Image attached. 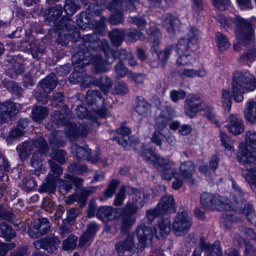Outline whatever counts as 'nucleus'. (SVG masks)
<instances>
[{"label": "nucleus", "instance_id": "nucleus-55", "mask_svg": "<svg viewBox=\"0 0 256 256\" xmlns=\"http://www.w3.org/2000/svg\"><path fill=\"white\" fill-rule=\"evenodd\" d=\"M217 45L220 50H224L230 46V42L227 38L220 32H217L216 34Z\"/></svg>", "mask_w": 256, "mask_h": 256}, {"label": "nucleus", "instance_id": "nucleus-23", "mask_svg": "<svg viewBox=\"0 0 256 256\" xmlns=\"http://www.w3.org/2000/svg\"><path fill=\"white\" fill-rule=\"evenodd\" d=\"M138 0H112L108 4L110 10H133L135 9L134 2Z\"/></svg>", "mask_w": 256, "mask_h": 256}, {"label": "nucleus", "instance_id": "nucleus-7", "mask_svg": "<svg viewBox=\"0 0 256 256\" xmlns=\"http://www.w3.org/2000/svg\"><path fill=\"white\" fill-rule=\"evenodd\" d=\"M200 203L202 206L206 210L224 211L230 208L228 200L208 192H203L201 194Z\"/></svg>", "mask_w": 256, "mask_h": 256}, {"label": "nucleus", "instance_id": "nucleus-33", "mask_svg": "<svg viewBox=\"0 0 256 256\" xmlns=\"http://www.w3.org/2000/svg\"><path fill=\"white\" fill-rule=\"evenodd\" d=\"M62 13V8L60 6L56 5L55 6L49 8L46 14V19L56 25L58 29V26L59 24L60 20L58 22V19L61 16Z\"/></svg>", "mask_w": 256, "mask_h": 256}, {"label": "nucleus", "instance_id": "nucleus-4", "mask_svg": "<svg viewBox=\"0 0 256 256\" xmlns=\"http://www.w3.org/2000/svg\"><path fill=\"white\" fill-rule=\"evenodd\" d=\"M217 20L226 29L232 26L233 24L236 28V34L244 44L246 46L253 40V30L251 23L240 16H235L227 20L224 16L220 15L218 16Z\"/></svg>", "mask_w": 256, "mask_h": 256}, {"label": "nucleus", "instance_id": "nucleus-47", "mask_svg": "<svg viewBox=\"0 0 256 256\" xmlns=\"http://www.w3.org/2000/svg\"><path fill=\"white\" fill-rule=\"evenodd\" d=\"M124 36L130 42H134L138 40H142L144 35L140 31L136 29L124 30Z\"/></svg>", "mask_w": 256, "mask_h": 256}, {"label": "nucleus", "instance_id": "nucleus-44", "mask_svg": "<svg viewBox=\"0 0 256 256\" xmlns=\"http://www.w3.org/2000/svg\"><path fill=\"white\" fill-rule=\"evenodd\" d=\"M136 102L135 110L140 115L146 114L150 109V104L142 96H138Z\"/></svg>", "mask_w": 256, "mask_h": 256}, {"label": "nucleus", "instance_id": "nucleus-26", "mask_svg": "<svg viewBox=\"0 0 256 256\" xmlns=\"http://www.w3.org/2000/svg\"><path fill=\"white\" fill-rule=\"evenodd\" d=\"M29 124L30 121L28 118L20 119L18 122L16 127L9 132V138H16L22 136L26 132Z\"/></svg>", "mask_w": 256, "mask_h": 256}, {"label": "nucleus", "instance_id": "nucleus-59", "mask_svg": "<svg viewBox=\"0 0 256 256\" xmlns=\"http://www.w3.org/2000/svg\"><path fill=\"white\" fill-rule=\"evenodd\" d=\"M174 48V46L172 45L166 47L163 50L156 52L158 60L163 63L164 65L169 58Z\"/></svg>", "mask_w": 256, "mask_h": 256}, {"label": "nucleus", "instance_id": "nucleus-37", "mask_svg": "<svg viewBox=\"0 0 256 256\" xmlns=\"http://www.w3.org/2000/svg\"><path fill=\"white\" fill-rule=\"evenodd\" d=\"M2 82L4 87L6 88L16 98H20L22 96L24 90L15 81L4 79L2 81Z\"/></svg>", "mask_w": 256, "mask_h": 256}, {"label": "nucleus", "instance_id": "nucleus-28", "mask_svg": "<svg viewBox=\"0 0 256 256\" xmlns=\"http://www.w3.org/2000/svg\"><path fill=\"white\" fill-rule=\"evenodd\" d=\"M244 115L247 123L254 124L256 122V102L253 100L248 102L244 108Z\"/></svg>", "mask_w": 256, "mask_h": 256}, {"label": "nucleus", "instance_id": "nucleus-64", "mask_svg": "<svg viewBox=\"0 0 256 256\" xmlns=\"http://www.w3.org/2000/svg\"><path fill=\"white\" fill-rule=\"evenodd\" d=\"M120 184V182L116 180H112L104 192V195L106 198H111L115 193L117 187Z\"/></svg>", "mask_w": 256, "mask_h": 256}, {"label": "nucleus", "instance_id": "nucleus-16", "mask_svg": "<svg viewBox=\"0 0 256 256\" xmlns=\"http://www.w3.org/2000/svg\"><path fill=\"white\" fill-rule=\"evenodd\" d=\"M244 144H240L236 156L238 162L244 166L254 164L256 161V156Z\"/></svg>", "mask_w": 256, "mask_h": 256}, {"label": "nucleus", "instance_id": "nucleus-13", "mask_svg": "<svg viewBox=\"0 0 256 256\" xmlns=\"http://www.w3.org/2000/svg\"><path fill=\"white\" fill-rule=\"evenodd\" d=\"M74 22L70 17L63 16L58 26V30H66V34L68 40L76 42L80 38V33L73 25Z\"/></svg>", "mask_w": 256, "mask_h": 256}, {"label": "nucleus", "instance_id": "nucleus-3", "mask_svg": "<svg viewBox=\"0 0 256 256\" xmlns=\"http://www.w3.org/2000/svg\"><path fill=\"white\" fill-rule=\"evenodd\" d=\"M232 85L234 100L240 102L244 100V93L252 92L256 89V78L248 70H235L232 74Z\"/></svg>", "mask_w": 256, "mask_h": 256}, {"label": "nucleus", "instance_id": "nucleus-12", "mask_svg": "<svg viewBox=\"0 0 256 256\" xmlns=\"http://www.w3.org/2000/svg\"><path fill=\"white\" fill-rule=\"evenodd\" d=\"M116 132L119 136L114 138L113 139L125 149L129 150L131 146H134L137 144H140L138 140H132L130 137L131 130L128 127L122 125L119 128L116 130Z\"/></svg>", "mask_w": 256, "mask_h": 256}, {"label": "nucleus", "instance_id": "nucleus-39", "mask_svg": "<svg viewBox=\"0 0 256 256\" xmlns=\"http://www.w3.org/2000/svg\"><path fill=\"white\" fill-rule=\"evenodd\" d=\"M48 109L47 107L35 106L32 110V117L34 120L40 122L48 114Z\"/></svg>", "mask_w": 256, "mask_h": 256}, {"label": "nucleus", "instance_id": "nucleus-34", "mask_svg": "<svg viewBox=\"0 0 256 256\" xmlns=\"http://www.w3.org/2000/svg\"><path fill=\"white\" fill-rule=\"evenodd\" d=\"M32 150H34L32 143L30 140L26 141L16 147L19 158L22 162L28 158Z\"/></svg>", "mask_w": 256, "mask_h": 256}, {"label": "nucleus", "instance_id": "nucleus-60", "mask_svg": "<svg viewBox=\"0 0 256 256\" xmlns=\"http://www.w3.org/2000/svg\"><path fill=\"white\" fill-rule=\"evenodd\" d=\"M48 162L52 172V174L54 175L56 179L59 180L60 176L63 173V168L53 160H49Z\"/></svg>", "mask_w": 256, "mask_h": 256}, {"label": "nucleus", "instance_id": "nucleus-17", "mask_svg": "<svg viewBox=\"0 0 256 256\" xmlns=\"http://www.w3.org/2000/svg\"><path fill=\"white\" fill-rule=\"evenodd\" d=\"M229 132L234 135H238L242 133L244 130L243 120L236 115L232 114L230 116L228 124L225 125Z\"/></svg>", "mask_w": 256, "mask_h": 256}, {"label": "nucleus", "instance_id": "nucleus-11", "mask_svg": "<svg viewBox=\"0 0 256 256\" xmlns=\"http://www.w3.org/2000/svg\"><path fill=\"white\" fill-rule=\"evenodd\" d=\"M204 104L200 97L196 94H189L185 100L184 110L185 114L190 118L196 116V113L202 110Z\"/></svg>", "mask_w": 256, "mask_h": 256}, {"label": "nucleus", "instance_id": "nucleus-21", "mask_svg": "<svg viewBox=\"0 0 256 256\" xmlns=\"http://www.w3.org/2000/svg\"><path fill=\"white\" fill-rule=\"evenodd\" d=\"M242 176L256 193V166L254 164L244 166L242 168Z\"/></svg>", "mask_w": 256, "mask_h": 256}, {"label": "nucleus", "instance_id": "nucleus-9", "mask_svg": "<svg viewBox=\"0 0 256 256\" xmlns=\"http://www.w3.org/2000/svg\"><path fill=\"white\" fill-rule=\"evenodd\" d=\"M192 226L190 217L188 212L182 210L177 213L172 224V230L177 236L188 232Z\"/></svg>", "mask_w": 256, "mask_h": 256}, {"label": "nucleus", "instance_id": "nucleus-32", "mask_svg": "<svg viewBox=\"0 0 256 256\" xmlns=\"http://www.w3.org/2000/svg\"><path fill=\"white\" fill-rule=\"evenodd\" d=\"M234 210L238 213L246 215L248 220L250 222H256V215L253 206L248 201L244 203L242 207L237 208Z\"/></svg>", "mask_w": 256, "mask_h": 256}, {"label": "nucleus", "instance_id": "nucleus-10", "mask_svg": "<svg viewBox=\"0 0 256 256\" xmlns=\"http://www.w3.org/2000/svg\"><path fill=\"white\" fill-rule=\"evenodd\" d=\"M50 228L49 220L42 218L34 220L28 230L29 236L32 238H36L47 234Z\"/></svg>", "mask_w": 256, "mask_h": 256}, {"label": "nucleus", "instance_id": "nucleus-53", "mask_svg": "<svg viewBox=\"0 0 256 256\" xmlns=\"http://www.w3.org/2000/svg\"><path fill=\"white\" fill-rule=\"evenodd\" d=\"M172 165H170L161 170V176L162 179L167 180H170L172 178L178 176V172L176 169L172 167Z\"/></svg>", "mask_w": 256, "mask_h": 256}, {"label": "nucleus", "instance_id": "nucleus-31", "mask_svg": "<svg viewBox=\"0 0 256 256\" xmlns=\"http://www.w3.org/2000/svg\"><path fill=\"white\" fill-rule=\"evenodd\" d=\"M58 78L55 74L52 72L40 82L41 88L46 92H50L58 84Z\"/></svg>", "mask_w": 256, "mask_h": 256}, {"label": "nucleus", "instance_id": "nucleus-52", "mask_svg": "<svg viewBox=\"0 0 256 256\" xmlns=\"http://www.w3.org/2000/svg\"><path fill=\"white\" fill-rule=\"evenodd\" d=\"M24 71V66L20 62L17 61L12 65V68L8 70L6 74L12 78H16L18 74H21Z\"/></svg>", "mask_w": 256, "mask_h": 256}, {"label": "nucleus", "instance_id": "nucleus-56", "mask_svg": "<svg viewBox=\"0 0 256 256\" xmlns=\"http://www.w3.org/2000/svg\"><path fill=\"white\" fill-rule=\"evenodd\" d=\"M222 102L225 110L230 112L232 104V100L229 90L225 89L222 90Z\"/></svg>", "mask_w": 256, "mask_h": 256}, {"label": "nucleus", "instance_id": "nucleus-2", "mask_svg": "<svg viewBox=\"0 0 256 256\" xmlns=\"http://www.w3.org/2000/svg\"><path fill=\"white\" fill-rule=\"evenodd\" d=\"M137 238L138 243L136 244L135 236L133 233H129L126 236L116 244V250L119 256H132L136 252L140 254L144 250L147 240L152 238V228L145 224H141L137 228Z\"/></svg>", "mask_w": 256, "mask_h": 256}, {"label": "nucleus", "instance_id": "nucleus-22", "mask_svg": "<svg viewBox=\"0 0 256 256\" xmlns=\"http://www.w3.org/2000/svg\"><path fill=\"white\" fill-rule=\"evenodd\" d=\"M62 111H64V112L55 110L51 114L52 120L58 126L66 124L70 118V113L66 105L63 106Z\"/></svg>", "mask_w": 256, "mask_h": 256}, {"label": "nucleus", "instance_id": "nucleus-29", "mask_svg": "<svg viewBox=\"0 0 256 256\" xmlns=\"http://www.w3.org/2000/svg\"><path fill=\"white\" fill-rule=\"evenodd\" d=\"M30 142L32 143L34 149L37 148L34 152H38V154L42 156L47 155L50 148L46 140L44 138L39 136L30 140Z\"/></svg>", "mask_w": 256, "mask_h": 256}, {"label": "nucleus", "instance_id": "nucleus-43", "mask_svg": "<svg viewBox=\"0 0 256 256\" xmlns=\"http://www.w3.org/2000/svg\"><path fill=\"white\" fill-rule=\"evenodd\" d=\"M60 243L59 240L54 236H46L45 237V242H44V250H47L48 252H54Z\"/></svg>", "mask_w": 256, "mask_h": 256}, {"label": "nucleus", "instance_id": "nucleus-57", "mask_svg": "<svg viewBox=\"0 0 256 256\" xmlns=\"http://www.w3.org/2000/svg\"><path fill=\"white\" fill-rule=\"evenodd\" d=\"M220 137L221 145L224 147L226 150H230V152H233L234 148L232 138L222 132H220Z\"/></svg>", "mask_w": 256, "mask_h": 256}, {"label": "nucleus", "instance_id": "nucleus-50", "mask_svg": "<svg viewBox=\"0 0 256 256\" xmlns=\"http://www.w3.org/2000/svg\"><path fill=\"white\" fill-rule=\"evenodd\" d=\"M52 160L56 161L60 164H64L66 162L67 156L66 152L62 149L52 150L51 154Z\"/></svg>", "mask_w": 256, "mask_h": 256}, {"label": "nucleus", "instance_id": "nucleus-6", "mask_svg": "<svg viewBox=\"0 0 256 256\" xmlns=\"http://www.w3.org/2000/svg\"><path fill=\"white\" fill-rule=\"evenodd\" d=\"M200 34V32L196 28H192L184 37L178 40L176 46L177 54L194 52L198 48L197 42Z\"/></svg>", "mask_w": 256, "mask_h": 256}, {"label": "nucleus", "instance_id": "nucleus-41", "mask_svg": "<svg viewBox=\"0 0 256 256\" xmlns=\"http://www.w3.org/2000/svg\"><path fill=\"white\" fill-rule=\"evenodd\" d=\"M112 86V80L107 76H100L97 79L96 86L100 87L105 95H108L109 93Z\"/></svg>", "mask_w": 256, "mask_h": 256}, {"label": "nucleus", "instance_id": "nucleus-35", "mask_svg": "<svg viewBox=\"0 0 256 256\" xmlns=\"http://www.w3.org/2000/svg\"><path fill=\"white\" fill-rule=\"evenodd\" d=\"M108 36L112 44L114 46H119L125 38L124 30L114 28L108 32Z\"/></svg>", "mask_w": 256, "mask_h": 256}, {"label": "nucleus", "instance_id": "nucleus-19", "mask_svg": "<svg viewBox=\"0 0 256 256\" xmlns=\"http://www.w3.org/2000/svg\"><path fill=\"white\" fill-rule=\"evenodd\" d=\"M94 191L92 188H84L81 190L80 194H74L69 196L66 200V204H71L74 202H78L80 204V207H83L87 200L88 197Z\"/></svg>", "mask_w": 256, "mask_h": 256}, {"label": "nucleus", "instance_id": "nucleus-63", "mask_svg": "<svg viewBox=\"0 0 256 256\" xmlns=\"http://www.w3.org/2000/svg\"><path fill=\"white\" fill-rule=\"evenodd\" d=\"M126 187L122 186L118 194L116 195L114 204L116 206H121L123 204L124 200L126 198Z\"/></svg>", "mask_w": 256, "mask_h": 256}, {"label": "nucleus", "instance_id": "nucleus-25", "mask_svg": "<svg viewBox=\"0 0 256 256\" xmlns=\"http://www.w3.org/2000/svg\"><path fill=\"white\" fill-rule=\"evenodd\" d=\"M86 101L89 106H98L103 105L104 99L100 92L98 90H89L87 91L86 96Z\"/></svg>", "mask_w": 256, "mask_h": 256}, {"label": "nucleus", "instance_id": "nucleus-49", "mask_svg": "<svg viewBox=\"0 0 256 256\" xmlns=\"http://www.w3.org/2000/svg\"><path fill=\"white\" fill-rule=\"evenodd\" d=\"M58 182V180L56 179L54 175L48 174L47 177L46 182L42 186L44 192L52 193L56 190V184Z\"/></svg>", "mask_w": 256, "mask_h": 256}, {"label": "nucleus", "instance_id": "nucleus-36", "mask_svg": "<svg viewBox=\"0 0 256 256\" xmlns=\"http://www.w3.org/2000/svg\"><path fill=\"white\" fill-rule=\"evenodd\" d=\"M130 189L132 192V202L141 208L143 207L148 198V195L142 190H138L132 188H131Z\"/></svg>", "mask_w": 256, "mask_h": 256}, {"label": "nucleus", "instance_id": "nucleus-1", "mask_svg": "<svg viewBox=\"0 0 256 256\" xmlns=\"http://www.w3.org/2000/svg\"><path fill=\"white\" fill-rule=\"evenodd\" d=\"M102 42L107 43V40L102 41L98 38V34L94 32L84 36L82 44L76 46V53L72 58L74 69L69 77L70 83L76 84L82 80L84 68L90 64L92 58V52L100 49Z\"/></svg>", "mask_w": 256, "mask_h": 256}, {"label": "nucleus", "instance_id": "nucleus-27", "mask_svg": "<svg viewBox=\"0 0 256 256\" xmlns=\"http://www.w3.org/2000/svg\"><path fill=\"white\" fill-rule=\"evenodd\" d=\"M171 230V222L169 218L162 219L154 228L156 236L158 239L160 237L167 236Z\"/></svg>", "mask_w": 256, "mask_h": 256}, {"label": "nucleus", "instance_id": "nucleus-61", "mask_svg": "<svg viewBox=\"0 0 256 256\" xmlns=\"http://www.w3.org/2000/svg\"><path fill=\"white\" fill-rule=\"evenodd\" d=\"M68 169L69 172L78 174H82L86 172V166L85 164L76 162L70 164Z\"/></svg>", "mask_w": 256, "mask_h": 256}, {"label": "nucleus", "instance_id": "nucleus-58", "mask_svg": "<svg viewBox=\"0 0 256 256\" xmlns=\"http://www.w3.org/2000/svg\"><path fill=\"white\" fill-rule=\"evenodd\" d=\"M36 185L34 178L33 177L28 176L24 178L21 187L24 190L29 192L33 190Z\"/></svg>", "mask_w": 256, "mask_h": 256}, {"label": "nucleus", "instance_id": "nucleus-15", "mask_svg": "<svg viewBox=\"0 0 256 256\" xmlns=\"http://www.w3.org/2000/svg\"><path fill=\"white\" fill-rule=\"evenodd\" d=\"M20 106L12 102H6L0 106V119L2 123L8 122L19 110Z\"/></svg>", "mask_w": 256, "mask_h": 256}, {"label": "nucleus", "instance_id": "nucleus-14", "mask_svg": "<svg viewBox=\"0 0 256 256\" xmlns=\"http://www.w3.org/2000/svg\"><path fill=\"white\" fill-rule=\"evenodd\" d=\"M72 150V154L80 160L90 161L92 163L97 162L100 160V154L98 153L94 156H91V150L87 146H81L77 144H74Z\"/></svg>", "mask_w": 256, "mask_h": 256}, {"label": "nucleus", "instance_id": "nucleus-18", "mask_svg": "<svg viewBox=\"0 0 256 256\" xmlns=\"http://www.w3.org/2000/svg\"><path fill=\"white\" fill-rule=\"evenodd\" d=\"M180 172L181 176L190 185L195 184V180L193 174L195 172L194 166L191 160L185 161L180 166Z\"/></svg>", "mask_w": 256, "mask_h": 256}, {"label": "nucleus", "instance_id": "nucleus-42", "mask_svg": "<svg viewBox=\"0 0 256 256\" xmlns=\"http://www.w3.org/2000/svg\"><path fill=\"white\" fill-rule=\"evenodd\" d=\"M121 221L122 226L120 230L122 233L126 234H129L128 231L130 228L135 222V220L133 216H131L130 215L126 214L124 213H122Z\"/></svg>", "mask_w": 256, "mask_h": 256}, {"label": "nucleus", "instance_id": "nucleus-46", "mask_svg": "<svg viewBox=\"0 0 256 256\" xmlns=\"http://www.w3.org/2000/svg\"><path fill=\"white\" fill-rule=\"evenodd\" d=\"M78 0H66L64 10L68 16L73 15L80 8Z\"/></svg>", "mask_w": 256, "mask_h": 256}, {"label": "nucleus", "instance_id": "nucleus-24", "mask_svg": "<svg viewBox=\"0 0 256 256\" xmlns=\"http://www.w3.org/2000/svg\"><path fill=\"white\" fill-rule=\"evenodd\" d=\"M232 182L233 188L232 195L236 209L242 207V204L247 201L246 198V194L242 192L234 180H232Z\"/></svg>", "mask_w": 256, "mask_h": 256}, {"label": "nucleus", "instance_id": "nucleus-38", "mask_svg": "<svg viewBox=\"0 0 256 256\" xmlns=\"http://www.w3.org/2000/svg\"><path fill=\"white\" fill-rule=\"evenodd\" d=\"M96 216L104 222L111 220L115 218L114 212L111 207L102 206L97 210Z\"/></svg>", "mask_w": 256, "mask_h": 256}, {"label": "nucleus", "instance_id": "nucleus-54", "mask_svg": "<svg viewBox=\"0 0 256 256\" xmlns=\"http://www.w3.org/2000/svg\"><path fill=\"white\" fill-rule=\"evenodd\" d=\"M30 52L34 58L40 59L44 53L45 48L43 44H30Z\"/></svg>", "mask_w": 256, "mask_h": 256}, {"label": "nucleus", "instance_id": "nucleus-48", "mask_svg": "<svg viewBox=\"0 0 256 256\" xmlns=\"http://www.w3.org/2000/svg\"><path fill=\"white\" fill-rule=\"evenodd\" d=\"M114 70L116 73V78L120 79L124 78L128 73L130 74V71L126 67L122 60H118L114 66Z\"/></svg>", "mask_w": 256, "mask_h": 256}, {"label": "nucleus", "instance_id": "nucleus-45", "mask_svg": "<svg viewBox=\"0 0 256 256\" xmlns=\"http://www.w3.org/2000/svg\"><path fill=\"white\" fill-rule=\"evenodd\" d=\"M256 60V47L253 48L242 54L238 58L240 62L243 64H248Z\"/></svg>", "mask_w": 256, "mask_h": 256}, {"label": "nucleus", "instance_id": "nucleus-40", "mask_svg": "<svg viewBox=\"0 0 256 256\" xmlns=\"http://www.w3.org/2000/svg\"><path fill=\"white\" fill-rule=\"evenodd\" d=\"M16 236V234L10 225L4 222L0 224V236L4 238L7 241H10Z\"/></svg>", "mask_w": 256, "mask_h": 256}, {"label": "nucleus", "instance_id": "nucleus-20", "mask_svg": "<svg viewBox=\"0 0 256 256\" xmlns=\"http://www.w3.org/2000/svg\"><path fill=\"white\" fill-rule=\"evenodd\" d=\"M99 230V226L95 222H92L88 224L86 230L80 236L78 244L80 246L90 242Z\"/></svg>", "mask_w": 256, "mask_h": 256}, {"label": "nucleus", "instance_id": "nucleus-51", "mask_svg": "<svg viewBox=\"0 0 256 256\" xmlns=\"http://www.w3.org/2000/svg\"><path fill=\"white\" fill-rule=\"evenodd\" d=\"M244 145L251 149L252 151H256V132L254 131L246 132L245 137Z\"/></svg>", "mask_w": 256, "mask_h": 256}, {"label": "nucleus", "instance_id": "nucleus-62", "mask_svg": "<svg viewBox=\"0 0 256 256\" xmlns=\"http://www.w3.org/2000/svg\"><path fill=\"white\" fill-rule=\"evenodd\" d=\"M78 238L77 236L70 234L66 239L63 241L62 246L65 250H72L76 246Z\"/></svg>", "mask_w": 256, "mask_h": 256}, {"label": "nucleus", "instance_id": "nucleus-30", "mask_svg": "<svg viewBox=\"0 0 256 256\" xmlns=\"http://www.w3.org/2000/svg\"><path fill=\"white\" fill-rule=\"evenodd\" d=\"M180 24V20L176 18L169 14L164 16L162 18V26L170 33L174 32V30L178 28Z\"/></svg>", "mask_w": 256, "mask_h": 256}, {"label": "nucleus", "instance_id": "nucleus-8", "mask_svg": "<svg viewBox=\"0 0 256 256\" xmlns=\"http://www.w3.org/2000/svg\"><path fill=\"white\" fill-rule=\"evenodd\" d=\"M144 150L140 152V155L148 162H152L154 167L159 171L170 165H173L174 164L168 159L165 158L159 155L154 154V148L148 147L142 144L141 145Z\"/></svg>", "mask_w": 256, "mask_h": 256}, {"label": "nucleus", "instance_id": "nucleus-5", "mask_svg": "<svg viewBox=\"0 0 256 256\" xmlns=\"http://www.w3.org/2000/svg\"><path fill=\"white\" fill-rule=\"evenodd\" d=\"M176 210V206L174 196L166 194L161 198L155 208L147 210L146 216L149 221L152 222L156 218L167 214L174 213Z\"/></svg>", "mask_w": 256, "mask_h": 256}]
</instances>
